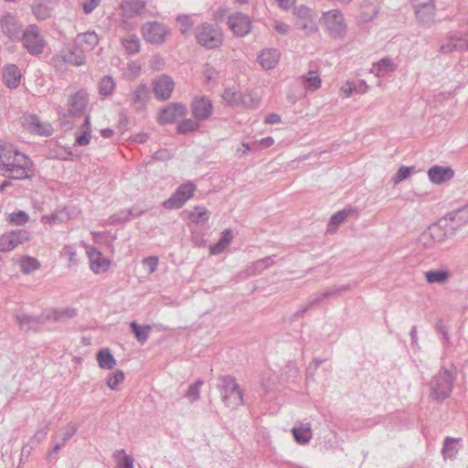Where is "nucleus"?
I'll list each match as a JSON object with an SVG mask.
<instances>
[{"label": "nucleus", "mask_w": 468, "mask_h": 468, "mask_svg": "<svg viewBox=\"0 0 468 468\" xmlns=\"http://www.w3.org/2000/svg\"><path fill=\"white\" fill-rule=\"evenodd\" d=\"M32 161L13 144L0 142V174L9 178L22 180L30 177Z\"/></svg>", "instance_id": "f257e3e1"}, {"label": "nucleus", "mask_w": 468, "mask_h": 468, "mask_svg": "<svg viewBox=\"0 0 468 468\" xmlns=\"http://www.w3.org/2000/svg\"><path fill=\"white\" fill-rule=\"evenodd\" d=\"M456 379L455 368L441 367L430 382V397L437 403L448 399L453 389Z\"/></svg>", "instance_id": "f03ea898"}, {"label": "nucleus", "mask_w": 468, "mask_h": 468, "mask_svg": "<svg viewBox=\"0 0 468 468\" xmlns=\"http://www.w3.org/2000/svg\"><path fill=\"white\" fill-rule=\"evenodd\" d=\"M216 387L227 408L236 410L243 405V392L234 377L230 375L218 377Z\"/></svg>", "instance_id": "7ed1b4c3"}, {"label": "nucleus", "mask_w": 468, "mask_h": 468, "mask_svg": "<svg viewBox=\"0 0 468 468\" xmlns=\"http://www.w3.org/2000/svg\"><path fill=\"white\" fill-rule=\"evenodd\" d=\"M195 37L200 46L208 49L218 48L223 42V35L220 29L209 23H202L197 26Z\"/></svg>", "instance_id": "20e7f679"}, {"label": "nucleus", "mask_w": 468, "mask_h": 468, "mask_svg": "<svg viewBox=\"0 0 468 468\" xmlns=\"http://www.w3.org/2000/svg\"><path fill=\"white\" fill-rule=\"evenodd\" d=\"M322 20L325 31L335 39H343L347 31L344 15L338 9H333L323 13Z\"/></svg>", "instance_id": "39448f33"}, {"label": "nucleus", "mask_w": 468, "mask_h": 468, "mask_svg": "<svg viewBox=\"0 0 468 468\" xmlns=\"http://www.w3.org/2000/svg\"><path fill=\"white\" fill-rule=\"evenodd\" d=\"M293 16L295 27L303 31L305 36H310L318 30L315 23V12L304 5L294 7Z\"/></svg>", "instance_id": "423d86ee"}, {"label": "nucleus", "mask_w": 468, "mask_h": 468, "mask_svg": "<svg viewBox=\"0 0 468 468\" xmlns=\"http://www.w3.org/2000/svg\"><path fill=\"white\" fill-rule=\"evenodd\" d=\"M24 48L31 55L43 53L45 41L39 35L38 27L36 25H29L21 36Z\"/></svg>", "instance_id": "0eeeda50"}, {"label": "nucleus", "mask_w": 468, "mask_h": 468, "mask_svg": "<svg viewBox=\"0 0 468 468\" xmlns=\"http://www.w3.org/2000/svg\"><path fill=\"white\" fill-rule=\"evenodd\" d=\"M143 37L151 44L161 45L165 42L168 34L167 27L160 22H147L141 28Z\"/></svg>", "instance_id": "6e6552de"}, {"label": "nucleus", "mask_w": 468, "mask_h": 468, "mask_svg": "<svg viewBox=\"0 0 468 468\" xmlns=\"http://www.w3.org/2000/svg\"><path fill=\"white\" fill-rule=\"evenodd\" d=\"M196 186L193 183L181 185L176 191L163 203V207L166 209L180 208L185 203L193 197Z\"/></svg>", "instance_id": "1a4fd4ad"}, {"label": "nucleus", "mask_w": 468, "mask_h": 468, "mask_svg": "<svg viewBox=\"0 0 468 468\" xmlns=\"http://www.w3.org/2000/svg\"><path fill=\"white\" fill-rule=\"evenodd\" d=\"M152 87L154 97L158 101H164L171 98L175 89V81L170 76L162 74L153 80Z\"/></svg>", "instance_id": "9d476101"}, {"label": "nucleus", "mask_w": 468, "mask_h": 468, "mask_svg": "<svg viewBox=\"0 0 468 468\" xmlns=\"http://www.w3.org/2000/svg\"><path fill=\"white\" fill-rule=\"evenodd\" d=\"M0 27L3 34L10 40L20 39L23 34V25L11 13H5L0 17Z\"/></svg>", "instance_id": "9b49d317"}, {"label": "nucleus", "mask_w": 468, "mask_h": 468, "mask_svg": "<svg viewBox=\"0 0 468 468\" xmlns=\"http://www.w3.org/2000/svg\"><path fill=\"white\" fill-rule=\"evenodd\" d=\"M29 233L26 229H16L3 234L0 237V251H11L18 245L24 244L29 239Z\"/></svg>", "instance_id": "f8f14e48"}, {"label": "nucleus", "mask_w": 468, "mask_h": 468, "mask_svg": "<svg viewBox=\"0 0 468 468\" xmlns=\"http://www.w3.org/2000/svg\"><path fill=\"white\" fill-rule=\"evenodd\" d=\"M186 114L187 109L184 103L172 102L160 111L157 121L162 125L171 124L179 117H185Z\"/></svg>", "instance_id": "ddd939ff"}, {"label": "nucleus", "mask_w": 468, "mask_h": 468, "mask_svg": "<svg viewBox=\"0 0 468 468\" xmlns=\"http://www.w3.org/2000/svg\"><path fill=\"white\" fill-rule=\"evenodd\" d=\"M58 58H60L65 63L79 67L83 65L86 61L85 49L74 42V44L65 47L60 54L57 58H54V59Z\"/></svg>", "instance_id": "4468645a"}, {"label": "nucleus", "mask_w": 468, "mask_h": 468, "mask_svg": "<svg viewBox=\"0 0 468 468\" xmlns=\"http://www.w3.org/2000/svg\"><path fill=\"white\" fill-rule=\"evenodd\" d=\"M229 27L238 37H244L251 30V21L249 16L237 12L229 16Z\"/></svg>", "instance_id": "2eb2a0df"}, {"label": "nucleus", "mask_w": 468, "mask_h": 468, "mask_svg": "<svg viewBox=\"0 0 468 468\" xmlns=\"http://www.w3.org/2000/svg\"><path fill=\"white\" fill-rule=\"evenodd\" d=\"M450 221L452 226V229L460 228L468 223V204L449 212L446 216L439 219L438 226L446 228L447 222Z\"/></svg>", "instance_id": "dca6fc26"}, {"label": "nucleus", "mask_w": 468, "mask_h": 468, "mask_svg": "<svg viewBox=\"0 0 468 468\" xmlns=\"http://www.w3.org/2000/svg\"><path fill=\"white\" fill-rule=\"evenodd\" d=\"M191 108L193 116L198 122L208 119L213 113L212 102L205 96L195 97Z\"/></svg>", "instance_id": "f3484780"}, {"label": "nucleus", "mask_w": 468, "mask_h": 468, "mask_svg": "<svg viewBox=\"0 0 468 468\" xmlns=\"http://www.w3.org/2000/svg\"><path fill=\"white\" fill-rule=\"evenodd\" d=\"M150 100V89L144 84L138 85L131 94L132 106L136 112L145 110Z\"/></svg>", "instance_id": "a211bd4d"}, {"label": "nucleus", "mask_w": 468, "mask_h": 468, "mask_svg": "<svg viewBox=\"0 0 468 468\" xmlns=\"http://www.w3.org/2000/svg\"><path fill=\"white\" fill-rule=\"evenodd\" d=\"M380 10L379 4L375 0H364L361 10L356 17L359 26L366 25L372 21Z\"/></svg>", "instance_id": "6ab92c4d"}, {"label": "nucleus", "mask_w": 468, "mask_h": 468, "mask_svg": "<svg viewBox=\"0 0 468 468\" xmlns=\"http://www.w3.org/2000/svg\"><path fill=\"white\" fill-rule=\"evenodd\" d=\"M27 129L37 135L49 136L53 133V128L49 122H41L36 114L26 117Z\"/></svg>", "instance_id": "aec40b11"}, {"label": "nucleus", "mask_w": 468, "mask_h": 468, "mask_svg": "<svg viewBox=\"0 0 468 468\" xmlns=\"http://www.w3.org/2000/svg\"><path fill=\"white\" fill-rule=\"evenodd\" d=\"M442 53L468 50V34L451 37L440 48Z\"/></svg>", "instance_id": "412c9836"}, {"label": "nucleus", "mask_w": 468, "mask_h": 468, "mask_svg": "<svg viewBox=\"0 0 468 468\" xmlns=\"http://www.w3.org/2000/svg\"><path fill=\"white\" fill-rule=\"evenodd\" d=\"M416 17L422 26L431 27L434 23L435 6L434 4L420 5L414 4Z\"/></svg>", "instance_id": "4be33fe9"}, {"label": "nucleus", "mask_w": 468, "mask_h": 468, "mask_svg": "<svg viewBox=\"0 0 468 468\" xmlns=\"http://www.w3.org/2000/svg\"><path fill=\"white\" fill-rule=\"evenodd\" d=\"M349 289H350V286L347 284L341 285V286L330 287L322 292H316V293L312 294L308 298L306 303L308 304V307L312 308L314 305L320 303L323 300L329 298V297H333L339 292L348 291Z\"/></svg>", "instance_id": "5701e85b"}, {"label": "nucleus", "mask_w": 468, "mask_h": 468, "mask_svg": "<svg viewBox=\"0 0 468 468\" xmlns=\"http://www.w3.org/2000/svg\"><path fill=\"white\" fill-rule=\"evenodd\" d=\"M145 5V0H124L121 3L120 9L124 17L133 18L140 15Z\"/></svg>", "instance_id": "b1692460"}, {"label": "nucleus", "mask_w": 468, "mask_h": 468, "mask_svg": "<svg viewBox=\"0 0 468 468\" xmlns=\"http://www.w3.org/2000/svg\"><path fill=\"white\" fill-rule=\"evenodd\" d=\"M89 98L87 92L79 90L72 94L69 99V112L71 115L82 114L88 104Z\"/></svg>", "instance_id": "393cba45"}, {"label": "nucleus", "mask_w": 468, "mask_h": 468, "mask_svg": "<svg viewBox=\"0 0 468 468\" xmlns=\"http://www.w3.org/2000/svg\"><path fill=\"white\" fill-rule=\"evenodd\" d=\"M454 172L451 167H442L440 165L431 166L428 170L429 179L437 185L442 184L452 179Z\"/></svg>", "instance_id": "a878e982"}, {"label": "nucleus", "mask_w": 468, "mask_h": 468, "mask_svg": "<svg viewBox=\"0 0 468 468\" xmlns=\"http://www.w3.org/2000/svg\"><path fill=\"white\" fill-rule=\"evenodd\" d=\"M281 53L277 48H265L258 56V61L264 69H273L279 62Z\"/></svg>", "instance_id": "bb28decb"}, {"label": "nucleus", "mask_w": 468, "mask_h": 468, "mask_svg": "<svg viewBox=\"0 0 468 468\" xmlns=\"http://www.w3.org/2000/svg\"><path fill=\"white\" fill-rule=\"evenodd\" d=\"M16 322L24 331H37L47 320L44 316H33L29 314H17Z\"/></svg>", "instance_id": "cd10ccee"}, {"label": "nucleus", "mask_w": 468, "mask_h": 468, "mask_svg": "<svg viewBox=\"0 0 468 468\" xmlns=\"http://www.w3.org/2000/svg\"><path fill=\"white\" fill-rule=\"evenodd\" d=\"M351 216H354L356 218L358 216V211L356 207L348 206L343 208L342 210L337 211L331 217L329 220L328 230H335L340 224L345 222V220Z\"/></svg>", "instance_id": "c85d7f7f"}, {"label": "nucleus", "mask_w": 468, "mask_h": 468, "mask_svg": "<svg viewBox=\"0 0 468 468\" xmlns=\"http://www.w3.org/2000/svg\"><path fill=\"white\" fill-rule=\"evenodd\" d=\"M90 268L95 273L104 272L110 266V261L102 257L101 251L95 248H91L89 251Z\"/></svg>", "instance_id": "c756f323"}, {"label": "nucleus", "mask_w": 468, "mask_h": 468, "mask_svg": "<svg viewBox=\"0 0 468 468\" xmlns=\"http://www.w3.org/2000/svg\"><path fill=\"white\" fill-rule=\"evenodd\" d=\"M3 78L8 88L16 89L20 83L21 72L16 65L9 64L3 69Z\"/></svg>", "instance_id": "7c9ffc66"}, {"label": "nucleus", "mask_w": 468, "mask_h": 468, "mask_svg": "<svg viewBox=\"0 0 468 468\" xmlns=\"http://www.w3.org/2000/svg\"><path fill=\"white\" fill-rule=\"evenodd\" d=\"M80 47L85 49V53L92 50L99 43L98 35L95 32L88 31L83 34H79L75 39Z\"/></svg>", "instance_id": "2f4dec72"}, {"label": "nucleus", "mask_w": 468, "mask_h": 468, "mask_svg": "<svg viewBox=\"0 0 468 468\" xmlns=\"http://www.w3.org/2000/svg\"><path fill=\"white\" fill-rule=\"evenodd\" d=\"M91 138L90 116L85 117L83 124L80 127V131L76 133L75 144L80 146H85L90 144Z\"/></svg>", "instance_id": "473e14b6"}, {"label": "nucleus", "mask_w": 468, "mask_h": 468, "mask_svg": "<svg viewBox=\"0 0 468 468\" xmlns=\"http://www.w3.org/2000/svg\"><path fill=\"white\" fill-rule=\"evenodd\" d=\"M76 315V309L64 307L52 310L50 314L46 316V319L52 320L55 322H64L68 319L75 317Z\"/></svg>", "instance_id": "72a5a7b5"}, {"label": "nucleus", "mask_w": 468, "mask_h": 468, "mask_svg": "<svg viewBox=\"0 0 468 468\" xmlns=\"http://www.w3.org/2000/svg\"><path fill=\"white\" fill-rule=\"evenodd\" d=\"M294 440L299 444H306L312 438V431L310 423L303 424L300 427H293L292 429Z\"/></svg>", "instance_id": "f704fd0d"}, {"label": "nucleus", "mask_w": 468, "mask_h": 468, "mask_svg": "<svg viewBox=\"0 0 468 468\" xmlns=\"http://www.w3.org/2000/svg\"><path fill=\"white\" fill-rule=\"evenodd\" d=\"M122 44L129 55H134L140 51V38L133 34H128L122 38Z\"/></svg>", "instance_id": "c9c22d12"}, {"label": "nucleus", "mask_w": 468, "mask_h": 468, "mask_svg": "<svg viewBox=\"0 0 468 468\" xmlns=\"http://www.w3.org/2000/svg\"><path fill=\"white\" fill-rule=\"evenodd\" d=\"M130 328H131L132 332L133 333L135 338L141 345H144L147 341V339L149 338L150 333L152 331V326H150V325L141 326L135 321H133L130 324Z\"/></svg>", "instance_id": "e433bc0d"}, {"label": "nucleus", "mask_w": 468, "mask_h": 468, "mask_svg": "<svg viewBox=\"0 0 468 468\" xmlns=\"http://www.w3.org/2000/svg\"><path fill=\"white\" fill-rule=\"evenodd\" d=\"M396 69L392 59L388 58H381L377 63L373 64L372 71L378 76H384L388 72L394 71Z\"/></svg>", "instance_id": "4c0bfd02"}, {"label": "nucleus", "mask_w": 468, "mask_h": 468, "mask_svg": "<svg viewBox=\"0 0 468 468\" xmlns=\"http://www.w3.org/2000/svg\"><path fill=\"white\" fill-rule=\"evenodd\" d=\"M426 281L429 283L443 284L449 279V271L446 270L429 271L424 273Z\"/></svg>", "instance_id": "58836bf2"}, {"label": "nucleus", "mask_w": 468, "mask_h": 468, "mask_svg": "<svg viewBox=\"0 0 468 468\" xmlns=\"http://www.w3.org/2000/svg\"><path fill=\"white\" fill-rule=\"evenodd\" d=\"M458 441L452 437H446L444 440L443 447L441 450V453L444 459H453L455 458L459 448H458Z\"/></svg>", "instance_id": "ea45409f"}, {"label": "nucleus", "mask_w": 468, "mask_h": 468, "mask_svg": "<svg viewBox=\"0 0 468 468\" xmlns=\"http://www.w3.org/2000/svg\"><path fill=\"white\" fill-rule=\"evenodd\" d=\"M97 360L101 368L112 369L116 365V360L108 349H101L97 353Z\"/></svg>", "instance_id": "a19ab883"}, {"label": "nucleus", "mask_w": 468, "mask_h": 468, "mask_svg": "<svg viewBox=\"0 0 468 468\" xmlns=\"http://www.w3.org/2000/svg\"><path fill=\"white\" fill-rule=\"evenodd\" d=\"M232 235L230 229H225L222 233V237L218 240V243L214 244L210 247L211 254H219L221 253L228 245L231 242Z\"/></svg>", "instance_id": "79ce46f5"}, {"label": "nucleus", "mask_w": 468, "mask_h": 468, "mask_svg": "<svg viewBox=\"0 0 468 468\" xmlns=\"http://www.w3.org/2000/svg\"><path fill=\"white\" fill-rule=\"evenodd\" d=\"M224 101L231 107L241 106V92L232 89H226L222 94Z\"/></svg>", "instance_id": "37998d69"}, {"label": "nucleus", "mask_w": 468, "mask_h": 468, "mask_svg": "<svg viewBox=\"0 0 468 468\" xmlns=\"http://www.w3.org/2000/svg\"><path fill=\"white\" fill-rule=\"evenodd\" d=\"M39 267L40 263L36 258L26 256L20 261L21 271L25 274H29L30 272L39 269Z\"/></svg>", "instance_id": "c03bdc74"}, {"label": "nucleus", "mask_w": 468, "mask_h": 468, "mask_svg": "<svg viewBox=\"0 0 468 468\" xmlns=\"http://www.w3.org/2000/svg\"><path fill=\"white\" fill-rule=\"evenodd\" d=\"M199 129L198 121L192 119H184L177 126V133L180 134H187Z\"/></svg>", "instance_id": "a18cd8bd"}, {"label": "nucleus", "mask_w": 468, "mask_h": 468, "mask_svg": "<svg viewBox=\"0 0 468 468\" xmlns=\"http://www.w3.org/2000/svg\"><path fill=\"white\" fill-rule=\"evenodd\" d=\"M204 385L202 379H197L194 384L188 387L185 397L189 399L190 402H195L200 398V388Z\"/></svg>", "instance_id": "49530a36"}, {"label": "nucleus", "mask_w": 468, "mask_h": 468, "mask_svg": "<svg viewBox=\"0 0 468 468\" xmlns=\"http://www.w3.org/2000/svg\"><path fill=\"white\" fill-rule=\"evenodd\" d=\"M115 87V82L111 76H104L99 84V93L102 96H108Z\"/></svg>", "instance_id": "de8ad7c7"}, {"label": "nucleus", "mask_w": 468, "mask_h": 468, "mask_svg": "<svg viewBox=\"0 0 468 468\" xmlns=\"http://www.w3.org/2000/svg\"><path fill=\"white\" fill-rule=\"evenodd\" d=\"M32 12L38 20H45L50 16L48 7L42 2H35L32 5Z\"/></svg>", "instance_id": "09e8293b"}, {"label": "nucleus", "mask_w": 468, "mask_h": 468, "mask_svg": "<svg viewBox=\"0 0 468 468\" xmlns=\"http://www.w3.org/2000/svg\"><path fill=\"white\" fill-rule=\"evenodd\" d=\"M241 106L250 109H256L260 106V99L251 92H241Z\"/></svg>", "instance_id": "8fccbe9b"}, {"label": "nucleus", "mask_w": 468, "mask_h": 468, "mask_svg": "<svg viewBox=\"0 0 468 468\" xmlns=\"http://www.w3.org/2000/svg\"><path fill=\"white\" fill-rule=\"evenodd\" d=\"M176 23L179 27L180 32L185 35L186 34L190 28L194 26V20L191 16L188 15H179L176 17Z\"/></svg>", "instance_id": "3c124183"}, {"label": "nucleus", "mask_w": 468, "mask_h": 468, "mask_svg": "<svg viewBox=\"0 0 468 468\" xmlns=\"http://www.w3.org/2000/svg\"><path fill=\"white\" fill-rule=\"evenodd\" d=\"M9 220L16 225L23 226L29 220V216L27 212L23 210H18L17 212H13L9 214Z\"/></svg>", "instance_id": "603ef678"}, {"label": "nucleus", "mask_w": 468, "mask_h": 468, "mask_svg": "<svg viewBox=\"0 0 468 468\" xmlns=\"http://www.w3.org/2000/svg\"><path fill=\"white\" fill-rule=\"evenodd\" d=\"M124 380V373L122 370H117L112 373L107 380V386L112 389H117L118 386Z\"/></svg>", "instance_id": "864d4df0"}, {"label": "nucleus", "mask_w": 468, "mask_h": 468, "mask_svg": "<svg viewBox=\"0 0 468 468\" xmlns=\"http://www.w3.org/2000/svg\"><path fill=\"white\" fill-rule=\"evenodd\" d=\"M307 83V88L313 90H317L321 86L320 77L314 71H309L307 76H303Z\"/></svg>", "instance_id": "5fc2aeb1"}, {"label": "nucleus", "mask_w": 468, "mask_h": 468, "mask_svg": "<svg viewBox=\"0 0 468 468\" xmlns=\"http://www.w3.org/2000/svg\"><path fill=\"white\" fill-rule=\"evenodd\" d=\"M189 217L192 221L204 222L208 219L207 217V209L200 207H195L192 211L189 212Z\"/></svg>", "instance_id": "6e6d98bb"}, {"label": "nucleus", "mask_w": 468, "mask_h": 468, "mask_svg": "<svg viewBox=\"0 0 468 468\" xmlns=\"http://www.w3.org/2000/svg\"><path fill=\"white\" fill-rule=\"evenodd\" d=\"M435 330L441 335V339L442 341L443 346H448L450 345V336L448 329L441 320H439L436 323Z\"/></svg>", "instance_id": "4d7b16f0"}, {"label": "nucleus", "mask_w": 468, "mask_h": 468, "mask_svg": "<svg viewBox=\"0 0 468 468\" xmlns=\"http://www.w3.org/2000/svg\"><path fill=\"white\" fill-rule=\"evenodd\" d=\"M431 229V233H422L420 238V240H427L429 239L430 238L432 239L433 240H437V241H441L443 240L444 239V234H441V230L439 229H437V226H434L432 229ZM424 245H427V241H424Z\"/></svg>", "instance_id": "13d9d810"}, {"label": "nucleus", "mask_w": 468, "mask_h": 468, "mask_svg": "<svg viewBox=\"0 0 468 468\" xmlns=\"http://www.w3.org/2000/svg\"><path fill=\"white\" fill-rule=\"evenodd\" d=\"M414 169L413 166H401L397 171L395 176L392 178V181L395 185L408 178Z\"/></svg>", "instance_id": "bf43d9fd"}, {"label": "nucleus", "mask_w": 468, "mask_h": 468, "mask_svg": "<svg viewBox=\"0 0 468 468\" xmlns=\"http://www.w3.org/2000/svg\"><path fill=\"white\" fill-rule=\"evenodd\" d=\"M274 261L272 257H265L258 261L254 262V269L257 272H261L264 269L273 265Z\"/></svg>", "instance_id": "052dcab7"}, {"label": "nucleus", "mask_w": 468, "mask_h": 468, "mask_svg": "<svg viewBox=\"0 0 468 468\" xmlns=\"http://www.w3.org/2000/svg\"><path fill=\"white\" fill-rule=\"evenodd\" d=\"M143 264L145 269L148 270L150 273H153L156 271L158 265V258L155 256H150L143 261Z\"/></svg>", "instance_id": "680f3d73"}, {"label": "nucleus", "mask_w": 468, "mask_h": 468, "mask_svg": "<svg viewBox=\"0 0 468 468\" xmlns=\"http://www.w3.org/2000/svg\"><path fill=\"white\" fill-rule=\"evenodd\" d=\"M122 214H124V215L123 216H121L119 214L112 215V221L113 222L128 221V220L132 219L133 218L137 217L140 213L133 215L132 210H128V211L122 212Z\"/></svg>", "instance_id": "e2e57ef3"}, {"label": "nucleus", "mask_w": 468, "mask_h": 468, "mask_svg": "<svg viewBox=\"0 0 468 468\" xmlns=\"http://www.w3.org/2000/svg\"><path fill=\"white\" fill-rule=\"evenodd\" d=\"M100 4V0H83L81 5L84 13H91Z\"/></svg>", "instance_id": "0e129e2a"}, {"label": "nucleus", "mask_w": 468, "mask_h": 468, "mask_svg": "<svg viewBox=\"0 0 468 468\" xmlns=\"http://www.w3.org/2000/svg\"><path fill=\"white\" fill-rule=\"evenodd\" d=\"M77 431V427L76 425L74 424H69L68 427H67V430L66 431L64 432L63 434V437L61 439V441L63 443H66V441L68 440H69Z\"/></svg>", "instance_id": "69168bd1"}, {"label": "nucleus", "mask_w": 468, "mask_h": 468, "mask_svg": "<svg viewBox=\"0 0 468 468\" xmlns=\"http://www.w3.org/2000/svg\"><path fill=\"white\" fill-rule=\"evenodd\" d=\"M118 468H133V459L124 454L122 462L119 463Z\"/></svg>", "instance_id": "338daca9"}, {"label": "nucleus", "mask_w": 468, "mask_h": 468, "mask_svg": "<svg viewBox=\"0 0 468 468\" xmlns=\"http://www.w3.org/2000/svg\"><path fill=\"white\" fill-rule=\"evenodd\" d=\"M296 0H276L279 6L284 10L290 9L294 4Z\"/></svg>", "instance_id": "774afa93"}]
</instances>
